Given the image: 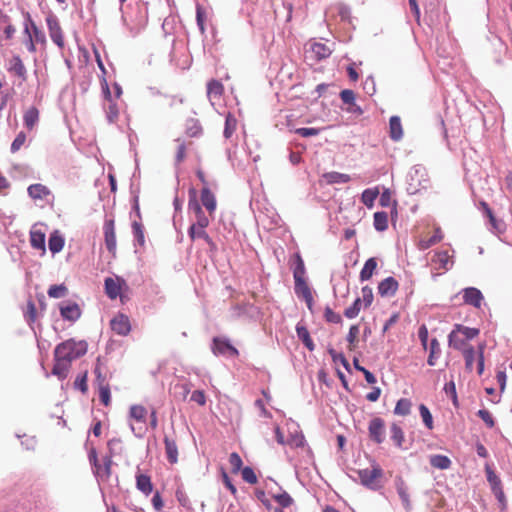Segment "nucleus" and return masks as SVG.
Segmentation results:
<instances>
[{"label": "nucleus", "instance_id": "obj_32", "mask_svg": "<svg viewBox=\"0 0 512 512\" xmlns=\"http://www.w3.org/2000/svg\"><path fill=\"white\" fill-rule=\"evenodd\" d=\"M376 268H377L376 259L373 257L367 259L366 262L364 263V266L362 267V269L360 271V275H359L360 281L364 282V281L369 280L372 277Z\"/></svg>", "mask_w": 512, "mask_h": 512}, {"label": "nucleus", "instance_id": "obj_62", "mask_svg": "<svg viewBox=\"0 0 512 512\" xmlns=\"http://www.w3.org/2000/svg\"><path fill=\"white\" fill-rule=\"evenodd\" d=\"M363 90L369 96H372V95L375 94V92H376V84H375V80H374L373 76H368L364 80V82H363Z\"/></svg>", "mask_w": 512, "mask_h": 512}, {"label": "nucleus", "instance_id": "obj_20", "mask_svg": "<svg viewBox=\"0 0 512 512\" xmlns=\"http://www.w3.org/2000/svg\"><path fill=\"white\" fill-rule=\"evenodd\" d=\"M45 243H46V236L45 232L37 229L36 226H33V228L30 231V244L34 249L41 250L45 252Z\"/></svg>", "mask_w": 512, "mask_h": 512}, {"label": "nucleus", "instance_id": "obj_45", "mask_svg": "<svg viewBox=\"0 0 512 512\" xmlns=\"http://www.w3.org/2000/svg\"><path fill=\"white\" fill-rule=\"evenodd\" d=\"M411 411V401L407 398H401L397 401L396 406L394 408V413L400 416H406L410 414Z\"/></svg>", "mask_w": 512, "mask_h": 512}, {"label": "nucleus", "instance_id": "obj_34", "mask_svg": "<svg viewBox=\"0 0 512 512\" xmlns=\"http://www.w3.org/2000/svg\"><path fill=\"white\" fill-rule=\"evenodd\" d=\"M24 125L27 129L31 130L39 121V111L36 107L32 106L23 116Z\"/></svg>", "mask_w": 512, "mask_h": 512}, {"label": "nucleus", "instance_id": "obj_22", "mask_svg": "<svg viewBox=\"0 0 512 512\" xmlns=\"http://www.w3.org/2000/svg\"><path fill=\"white\" fill-rule=\"evenodd\" d=\"M201 204L204 206L207 211L212 214L216 210V198L215 195L211 192V190L204 186L201 190Z\"/></svg>", "mask_w": 512, "mask_h": 512}, {"label": "nucleus", "instance_id": "obj_11", "mask_svg": "<svg viewBox=\"0 0 512 512\" xmlns=\"http://www.w3.org/2000/svg\"><path fill=\"white\" fill-rule=\"evenodd\" d=\"M431 263L434 265V269L449 271L454 265L453 257L448 254V251L437 250L431 258Z\"/></svg>", "mask_w": 512, "mask_h": 512}, {"label": "nucleus", "instance_id": "obj_44", "mask_svg": "<svg viewBox=\"0 0 512 512\" xmlns=\"http://www.w3.org/2000/svg\"><path fill=\"white\" fill-rule=\"evenodd\" d=\"M442 238H443V234H442L441 229L436 228L434 235H432L428 239H423L420 241V249L426 250V249L432 247L433 245L437 244L438 242H440L442 240Z\"/></svg>", "mask_w": 512, "mask_h": 512}, {"label": "nucleus", "instance_id": "obj_12", "mask_svg": "<svg viewBox=\"0 0 512 512\" xmlns=\"http://www.w3.org/2000/svg\"><path fill=\"white\" fill-rule=\"evenodd\" d=\"M456 331L460 332L466 340H472L479 334V329L477 328L456 325V330H453L448 336L450 345H452L455 349H461L462 345L464 344L463 340L454 341Z\"/></svg>", "mask_w": 512, "mask_h": 512}, {"label": "nucleus", "instance_id": "obj_5", "mask_svg": "<svg viewBox=\"0 0 512 512\" xmlns=\"http://www.w3.org/2000/svg\"><path fill=\"white\" fill-rule=\"evenodd\" d=\"M485 471L487 481L490 484L491 490L499 503L500 510L504 512L507 508V500L502 488L501 480L489 465H486Z\"/></svg>", "mask_w": 512, "mask_h": 512}, {"label": "nucleus", "instance_id": "obj_59", "mask_svg": "<svg viewBox=\"0 0 512 512\" xmlns=\"http://www.w3.org/2000/svg\"><path fill=\"white\" fill-rule=\"evenodd\" d=\"M26 139H27L26 134L23 131L19 132L11 144V147H10L11 152L15 153V152L19 151L21 149V147L24 145V143L26 142Z\"/></svg>", "mask_w": 512, "mask_h": 512}, {"label": "nucleus", "instance_id": "obj_48", "mask_svg": "<svg viewBox=\"0 0 512 512\" xmlns=\"http://www.w3.org/2000/svg\"><path fill=\"white\" fill-rule=\"evenodd\" d=\"M68 293V288L65 284L51 285L47 291L50 298L59 299L65 297Z\"/></svg>", "mask_w": 512, "mask_h": 512}, {"label": "nucleus", "instance_id": "obj_19", "mask_svg": "<svg viewBox=\"0 0 512 512\" xmlns=\"http://www.w3.org/2000/svg\"><path fill=\"white\" fill-rule=\"evenodd\" d=\"M7 70L10 73L18 76L22 81H25L27 78V70L23 64L22 59L18 55H14L8 61Z\"/></svg>", "mask_w": 512, "mask_h": 512}, {"label": "nucleus", "instance_id": "obj_54", "mask_svg": "<svg viewBox=\"0 0 512 512\" xmlns=\"http://www.w3.org/2000/svg\"><path fill=\"white\" fill-rule=\"evenodd\" d=\"M229 463L231 465V472L237 474L240 470H242V459L238 453L233 452L229 456Z\"/></svg>", "mask_w": 512, "mask_h": 512}, {"label": "nucleus", "instance_id": "obj_37", "mask_svg": "<svg viewBox=\"0 0 512 512\" xmlns=\"http://www.w3.org/2000/svg\"><path fill=\"white\" fill-rule=\"evenodd\" d=\"M452 462L449 457L441 454L430 456V465L434 468L446 470L449 469Z\"/></svg>", "mask_w": 512, "mask_h": 512}, {"label": "nucleus", "instance_id": "obj_46", "mask_svg": "<svg viewBox=\"0 0 512 512\" xmlns=\"http://www.w3.org/2000/svg\"><path fill=\"white\" fill-rule=\"evenodd\" d=\"M294 282H295L294 290L298 297L304 298V297L312 294V291L305 279H297V280H294Z\"/></svg>", "mask_w": 512, "mask_h": 512}, {"label": "nucleus", "instance_id": "obj_24", "mask_svg": "<svg viewBox=\"0 0 512 512\" xmlns=\"http://www.w3.org/2000/svg\"><path fill=\"white\" fill-rule=\"evenodd\" d=\"M27 192L34 200H42L51 194L49 188L40 183L30 185Z\"/></svg>", "mask_w": 512, "mask_h": 512}, {"label": "nucleus", "instance_id": "obj_43", "mask_svg": "<svg viewBox=\"0 0 512 512\" xmlns=\"http://www.w3.org/2000/svg\"><path fill=\"white\" fill-rule=\"evenodd\" d=\"M311 50L317 60L328 58L332 53L331 49L323 43H314Z\"/></svg>", "mask_w": 512, "mask_h": 512}, {"label": "nucleus", "instance_id": "obj_21", "mask_svg": "<svg viewBox=\"0 0 512 512\" xmlns=\"http://www.w3.org/2000/svg\"><path fill=\"white\" fill-rule=\"evenodd\" d=\"M205 229L206 228L189 227L188 236L192 241L202 239L210 246L211 249H215L216 245Z\"/></svg>", "mask_w": 512, "mask_h": 512}, {"label": "nucleus", "instance_id": "obj_16", "mask_svg": "<svg viewBox=\"0 0 512 512\" xmlns=\"http://www.w3.org/2000/svg\"><path fill=\"white\" fill-rule=\"evenodd\" d=\"M395 488L406 512H410L412 504L410 501L408 487L401 476L395 478Z\"/></svg>", "mask_w": 512, "mask_h": 512}, {"label": "nucleus", "instance_id": "obj_3", "mask_svg": "<svg viewBox=\"0 0 512 512\" xmlns=\"http://www.w3.org/2000/svg\"><path fill=\"white\" fill-rule=\"evenodd\" d=\"M360 483L371 490L377 491L382 488L381 479L383 477V469L374 464L371 469L365 468L356 471Z\"/></svg>", "mask_w": 512, "mask_h": 512}, {"label": "nucleus", "instance_id": "obj_13", "mask_svg": "<svg viewBox=\"0 0 512 512\" xmlns=\"http://www.w3.org/2000/svg\"><path fill=\"white\" fill-rule=\"evenodd\" d=\"M461 293L465 304L471 305L475 308H480L484 297L478 288L467 287L464 288Z\"/></svg>", "mask_w": 512, "mask_h": 512}, {"label": "nucleus", "instance_id": "obj_25", "mask_svg": "<svg viewBox=\"0 0 512 512\" xmlns=\"http://www.w3.org/2000/svg\"><path fill=\"white\" fill-rule=\"evenodd\" d=\"M165 452L167 460L171 464H175L178 461V447L174 439L165 436L164 437Z\"/></svg>", "mask_w": 512, "mask_h": 512}, {"label": "nucleus", "instance_id": "obj_6", "mask_svg": "<svg viewBox=\"0 0 512 512\" xmlns=\"http://www.w3.org/2000/svg\"><path fill=\"white\" fill-rule=\"evenodd\" d=\"M211 350L216 356L237 357L239 355V351L224 337H214Z\"/></svg>", "mask_w": 512, "mask_h": 512}, {"label": "nucleus", "instance_id": "obj_63", "mask_svg": "<svg viewBox=\"0 0 512 512\" xmlns=\"http://www.w3.org/2000/svg\"><path fill=\"white\" fill-rule=\"evenodd\" d=\"M295 133L302 137L308 138L312 136H317L320 133V129L314 127H301L297 128L295 130Z\"/></svg>", "mask_w": 512, "mask_h": 512}, {"label": "nucleus", "instance_id": "obj_51", "mask_svg": "<svg viewBox=\"0 0 512 512\" xmlns=\"http://www.w3.org/2000/svg\"><path fill=\"white\" fill-rule=\"evenodd\" d=\"M419 412H420V416L422 418V421L424 423V425L426 426L427 429L429 430H432L433 429V417H432V414L430 412V410L428 409V407L424 404H421L419 406Z\"/></svg>", "mask_w": 512, "mask_h": 512}, {"label": "nucleus", "instance_id": "obj_39", "mask_svg": "<svg viewBox=\"0 0 512 512\" xmlns=\"http://www.w3.org/2000/svg\"><path fill=\"white\" fill-rule=\"evenodd\" d=\"M463 356L465 360V368L471 372L474 368V362L477 361L478 351H476L473 346H469L464 349Z\"/></svg>", "mask_w": 512, "mask_h": 512}, {"label": "nucleus", "instance_id": "obj_38", "mask_svg": "<svg viewBox=\"0 0 512 512\" xmlns=\"http://www.w3.org/2000/svg\"><path fill=\"white\" fill-rule=\"evenodd\" d=\"M373 218V225L377 231L383 232L388 228V215L385 211L375 212Z\"/></svg>", "mask_w": 512, "mask_h": 512}, {"label": "nucleus", "instance_id": "obj_31", "mask_svg": "<svg viewBox=\"0 0 512 512\" xmlns=\"http://www.w3.org/2000/svg\"><path fill=\"white\" fill-rule=\"evenodd\" d=\"M65 244L64 237L58 231L53 232L48 240L49 250L52 254L59 253Z\"/></svg>", "mask_w": 512, "mask_h": 512}, {"label": "nucleus", "instance_id": "obj_60", "mask_svg": "<svg viewBox=\"0 0 512 512\" xmlns=\"http://www.w3.org/2000/svg\"><path fill=\"white\" fill-rule=\"evenodd\" d=\"M324 318L327 322L333 324H339L342 321L341 316L338 313H335L329 306L325 308Z\"/></svg>", "mask_w": 512, "mask_h": 512}, {"label": "nucleus", "instance_id": "obj_27", "mask_svg": "<svg viewBox=\"0 0 512 512\" xmlns=\"http://www.w3.org/2000/svg\"><path fill=\"white\" fill-rule=\"evenodd\" d=\"M188 211L194 215V218L204 214L202 204L199 203L197 199V192L194 188L189 189Z\"/></svg>", "mask_w": 512, "mask_h": 512}, {"label": "nucleus", "instance_id": "obj_47", "mask_svg": "<svg viewBox=\"0 0 512 512\" xmlns=\"http://www.w3.org/2000/svg\"><path fill=\"white\" fill-rule=\"evenodd\" d=\"M237 126V119L231 114L228 113L225 118V127L223 135L226 139H229L234 133Z\"/></svg>", "mask_w": 512, "mask_h": 512}, {"label": "nucleus", "instance_id": "obj_56", "mask_svg": "<svg viewBox=\"0 0 512 512\" xmlns=\"http://www.w3.org/2000/svg\"><path fill=\"white\" fill-rule=\"evenodd\" d=\"M328 353L331 356L333 362H339L343 365L345 369L349 370V362L344 356V354L336 352L335 349L333 348H329Z\"/></svg>", "mask_w": 512, "mask_h": 512}, {"label": "nucleus", "instance_id": "obj_50", "mask_svg": "<svg viewBox=\"0 0 512 512\" xmlns=\"http://www.w3.org/2000/svg\"><path fill=\"white\" fill-rule=\"evenodd\" d=\"M132 229H133V235L135 242L139 246H144L145 244V237H144V228L143 225L137 221H134L132 223Z\"/></svg>", "mask_w": 512, "mask_h": 512}, {"label": "nucleus", "instance_id": "obj_30", "mask_svg": "<svg viewBox=\"0 0 512 512\" xmlns=\"http://www.w3.org/2000/svg\"><path fill=\"white\" fill-rule=\"evenodd\" d=\"M136 487L144 495L148 496L153 491L151 478L146 474L136 475Z\"/></svg>", "mask_w": 512, "mask_h": 512}, {"label": "nucleus", "instance_id": "obj_26", "mask_svg": "<svg viewBox=\"0 0 512 512\" xmlns=\"http://www.w3.org/2000/svg\"><path fill=\"white\" fill-rule=\"evenodd\" d=\"M188 211L194 215V218L204 214L202 204L199 203L197 199V192L194 188L189 189Z\"/></svg>", "mask_w": 512, "mask_h": 512}, {"label": "nucleus", "instance_id": "obj_52", "mask_svg": "<svg viewBox=\"0 0 512 512\" xmlns=\"http://www.w3.org/2000/svg\"><path fill=\"white\" fill-rule=\"evenodd\" d=\"M361 298H356L352 305H350L348 308L344 311V316L348 319H354L358 316L360 309H361Z\"/></svg>", "mask_w": 512, "mask_h": 512}, {"label": "nucleus", "instance_id": "obj_18", "mask_svg": "<svg viewBox=\"0 0 512 512\" xmlns=\"http://www.w3.org/2000/svg\"><path fill=\"white\" fill-rule=\"evenodd\" d=\"M398 282L397 280L389 276L383 279L378 285V293L381 297H392L396 294L398 290Z\"/></svg>", "mask_w": 512, "mask_h": 512}, {"label": "nucleus", "instance_id": "obj_35", "mask_svg": "<svg viewBox=\"0 0 512 512\" xmlns=\"http://www.w3.org/2000/svg\"><path fill=\"white\" fill-rule=\"evenodd\" d=\"M323 177L328 184H343L351 180L350 175L336 171L327 172Z\"/></svg>", "mask_w": 512, "mask_h": 512}, {"label": "nucleus", "instance_id": "obj_14", "mask_svg": "<svg viewBox=\"0 0 512 512\" xmlns=\"http://www.w3.org/2000/svg\"><path fill=\"white\" fill-rule=\"evenodd\" d=\"M105 245L109 252L114 253L116 250V234L113 219H107L103 226Z\"/></svg>", "mask_w": 512, "mask_h": 512}, {"label": "nucleus", "instance_id": "obj_8", "mask_svg": "<svg viewBox=\"0 0 512 512\" xmlns=\"http://www.w3.org/2000/svg\"><path fill=\"white\" fill-rule=\"evenodd\" d=\"M46 23L51 40L60 48L64 46V37L58 18L50 13L46 17Z\"/></svg>", "mask_w": 512, "mask_h": 512}, {"label": "nucleus", "instance_id": "obj_9", "mask_svg": "<svg viewBox=\"0 0 512 512\" xmlns=\"http://www.w3.org/2000/svg\"><path fill=\"white\" fill-rule=\"evenodd\" d=\"M61 317L70 322H76L81 317V309L74 301H63L59 304Z\"/></svg>", "mask_w": 512, "mask_h": 512}, {"label": "nucleus", "instance_id": "obj_55", "mask_svg": "<svg viewBox=\"0 0 512 512\" xmlns=\"http://www.w3.org/2000/svg\"><path fill=\"white\" fill-rule=\"evenodd\" d=\"M99 397L101 402L108 406L111 401V393H110V387L108 384H101L99 385Z\"/></svg>", "mask_w": 512, "mask_h": 512}, {"label": "nucleus", "instance_id": "obj_29", "mask_svg": "<svg viewBox=\"0 0 512 512\" xmlns=\"http://www.w3.org/2000/svg\"><path fill=\"white\" fill-rule=\"evenodd\" d=\"M24 15H25V23H27L28 26L31 27V29H32L31 34H32L33 40L36 43L44 44L46 42L45 33L37 27V25L34 23V21L32 20L30 14L28 12H26Z\"/></svg>", "mask_w": 512, "mask_h": 512}, {"label": "nucleus", "instance_id": "obj_7", "mask_svg": "<svg viewBox=\"0 0 512 512\" xmlns=\"http://www.w3.org/2000/svg\"><path fill=\"white\" fill-rule=\"evenodd\" d=\"M101 85H102V92H103L104 98L108 102V105L104 107L107 121L109 123H114V122H116V120L118 119V116H119L118 106L112 99V95H111L108 83L105 78H103Z\"/></svg>", "mask_w": 512, "mask_h": 512}, {"label": "nucleus", "instance_id": "obj_28", "mask_svg": "<svg viewBox=\"0 0 512 512\" xmlns=\"http://www.w3.org/2000/svg\"><path fill=\"white\" fill-rule=\"evenodd\" d=\"M296 333H297V337L299 338V340L302 341V343L305 345V347L309 351H313L315 349V344L310 337V333H309L308 329L305 326L298 323L296 325Z\"/></svg>", "mask_w": 512, "mask_h": 512}, {"label": "nucleus", "instance_id": "obj_23", "mask_svg": "<svg viewBox=\"0 0 512 512\" xmlns=\"http://www.w3.org/2000/svg\"><path fill=\"white\" fill-rule=\"evenodd\" d=\"M389 136L393 141H399L403 137V129L399 116H392L389 120Z\"/></svg>", "mask_w": 512, "mask_h": 512}, {"label": "nucleus", "instance_id": "obj_36", "mask_svg": "<svg viewBox=\"0 0 512 512\" xmlns=\"http://www.w3.org/2000/svg\"><path fill=\"white\" fill-rule=\"evenodd\" d=\"M54 361L52 374L57 376L59 380H64L67 377L70 364L64 360H58L57 358H54Z\"/></svg>", "mask_w": 512, "mask_h": 512}, {"label": "nucleus", "instance_id": "obj_42", "mask_svg": "<svg viewBox=\"0 0 512 512\" xmlns=\"http://www.w3.org/2000/svg\"><path fill=\"white\" fill-rule=\"evenodd\" d=\"M379 195V191L377 188H368V189H365L363 192H362V195H361V201L362 203L368 207V208H371L373 207L374 205V202L376 200V198L378 197Z\"/></svg>", "mask_w": 512, "mask_h": 512}, {"label": "nucleus", "instance_id": "obj_57", "mask_svg": "<svg viewBox=\"0 0 512 512\" xmlns=\"http://www.w3.org/2000/svg\"><path fill=\"white\" fill-rule=\"evenodd\" d=\"M274 499L282 508H287L293 503V498L286 491L275 495Z\"/></svg>", "mask_w": 512, "mask_h": 512}, {"label": "nucleus", "instance_id": "obj_17", "mask_svg": "<svg viewBox=\"0 0 512 512\" xmlns=\"http://www.w3.org/2000/svg\"><path fill=\"white\" fill-rule=\"evenodd\" d=\"M481 204L483 206L484 214L487 216V218L489 220V226H488L489 231L492 233H495V234L503 233L505 231L504 222L501 220H498L494 216L492 210L490 209V207L488 206L487 203L482 202Z\"/></svg>", "mask_w": 512, "mask_h": 512}, {"label": "nucleus", "instance_id": "obj_53", "mask_svg": "<svg viewBox=\"0 0 512 512\" xmlns=\"http://www.w3.org/2000/svg\"><path fill=\"white\" fill-rule=\"evenodd\" d=\"M186 132L190 137H198L202 133V127L197 120L191 119L187 122Z\"/></svg>", "mask_w": 512, "mask_h": 512}, {"label": "nucleus", "instance_id": "obj_33", "mask_svg": "<svg viewBox=\"0 0 512 512\" xmlns=\"http://www.w3.org/2000/svg\"><path fill=\"white\" fill-rule=\"evenodd\" d=\"M390 438L396 447L403 448L405 440L404 431L397 423H392L390 426Z\"/></svg>", "mask_w": 512, "mask_h": 512}, {"label": "nucleus", "instance_id": "obj_58", "mask_svg": "<svg viewBox=\"0 0 512 512\" xmlns=\"http://www.w3.org/2000/svg\"><path fill=\"white\" fill-rule=\"evenodd\" d=\"M223 92V85L217 80H211L207 85L208 95L220 96Z\"/></svg>", "mask_w": 512, "mask_h": 512}, {"label": "nucleus", "instance_id": "obj_64", "mask_svg": "<svg viewBox=\"0 0 512 512\" xmlns=\"http://www.w3.org/2000/svg\"><path fill=\"white\" fill-rule=\"evenodd\" d=\"M74 387L79 389L82 393H85L88 390L87 386V372H84L82 375H78L74 382Z\"/></svg>", "mask_w": 512, "mask_h": 512}, {"label": "nucleus", "instance_id": "obj_2", "mask_svg": "<svg viewBox=\"0 0 512 512\" xmlns=\"http://www.w3.org/2000/svg\"><path fill=\"white\" fill-rule=\"evenodd\" d=\"M429 178L424 166L414 165L407 174V191L409 194H416L421 189H427Z\"/></svg>", "mask_w": 512, "mask_h": 512}, {"label": "nucleus", "instance_id": "obj_15", "mask_svg": "<svg viewBox=\"0 0 512 512\" xmlns=\"http://www.w3.org/2000/svg\"><path fill=\"white\" fill-rule=\"evenodd\" d=\"M110 325L111 329L121 336H126L131 330L129 318L124 314H118L115 316L111 320Z\"/></svg>", "mask_w": 512, "mask_h": 512}, {"label": "nucleus", "instance_id": "obj_10", "mask_svg": "<svg viewBox=\"0 0 512 512\" xmlns=\"http://www.w3.org/2000/svg\"><path fill=\"white\" fill-rule=\"evenodd\" d=\"M369 437L377 444H381L385 440V423L379 417H374L368 425Z\"/></svg>", "mask_w": 512, "mask_h": 512}, {"label": "nucleus", "instance_id": "obj_1", "mask_svg": "<svg viewBox=\"0 0 512 512\" xmlns=\"http://www.w3.org/2000/svg\"><path fill=\"white\" fill-rule=\"evenodd\" d=\"M87 342L84 340L76 341L74 339H68L58 344L54 350V358L58 360H64L71 364L73 360H76L87 352Z\"/></svg>", "mask_w": 512, "mask_h": 512}, {"label": "nucleus", "instance_id": "obj_49", "mask_svg": "<svg viewBox=\"0 0 512 512\" xmlns=\"http://www.w3.org/2000/svg\"><path fill=\"white\" fill-rule=\"evenodd\" d=\"M305 273H306V270H305L304 261L299 254H296V261H295V265L293 268L294 280L305 279V277H304Z\"/></svg>", "mask_w": 512, "mask_h": 512}, {"label": "nucleus", "instance_id": "obj_41", "mask_svg": "<svg viewBox=\"0 0 512 512\" xmlns=\"http://www.w3.org/2000/svg\"><path fill=\"white\" fill-rule=\"evenodd\" d=\"M429 350L430 353L427 359V363L429 366H435L436 359L440 356L441 353L440 344L436 338H433L430 341Z\"/></svg>", "mask_w": 512, "mask_h": 512}, {"label": "nucleus", "instance_id": "obj_40", "mask_svg": "<svg viewBox=\"0 0 512 512\" xmlns=\"http://www.w3.org/2000/svg\"><path fill=\"white\" fill-rule=\"evenodd\" d=\"M105 292L110 299H116L120 294V285L112 278L105 279Z\"/></svg>", "mask_w": 512, "mask_h": 512}, {"label": "nucleus", "instance_id": "obj_61", "mask_svg": "<svg viewBox=\"0 0 512 512\" xmlns=\"http://www.w3.org/2000/svg\"><path fill=\"white\" fill-rule=\"evenodd\" d=\"M241 473H242L243 480L246 481L247 483L255 484L257 482V476L251 467H249V466L244 467L241 470Z\"/></svg>", "mask_w": 512, "mask_h": 512}, {"label": "nucleus", "instance_id": "obj_4", "mask_svg": "<svg viewBox=\"0 0 512 512\" xmlns=\"http://www.w3.org/2000/svg\"><path fill=\"white\" fill-rule=\"evenodd\" d=\"M129 416L133 419L138 425L130 424L131 431L136 437L141 438L147 428H146V416L147 410L142 405H132L130 407Z\"/></svg>", "mask_w": 512, "mask_h": 512}]
</instances>
